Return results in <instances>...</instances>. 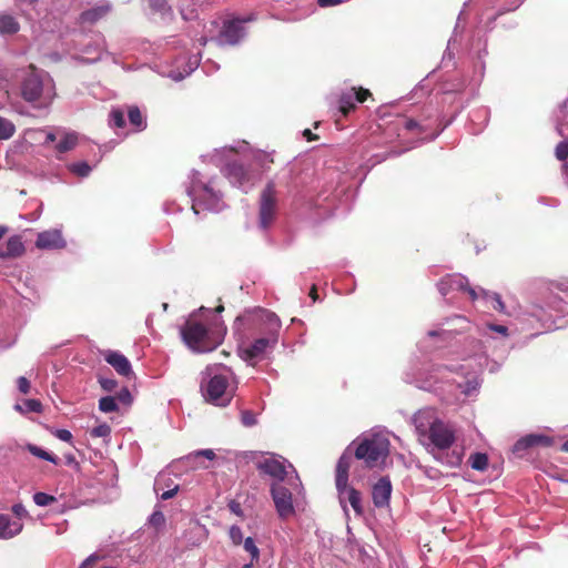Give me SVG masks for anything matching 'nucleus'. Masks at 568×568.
<instances>
[{"label":"nucleus","mask_w":568,"mask_h":568,"mask_svg":"<svg viewBox=\"0 0 568 568\" xmlns=\"http://www.w3.org/2000/svg\"><path fill=\"white\" fill-rule=\"evenodd\" d=\"M438 291L443 296L448 295L455 291L466 292L471 301L478 298V293L475 288L469 286L467 277L462 274H447L437 283Z\"/></svg>","instance_id":"obj_7"},{"label":"nucleus","mask_w":568,"mask_h":568,"mask_svg":"<svg viewBox=\"0 0 568 568\" xmlns=\"http://www.w3.org/2000/svg\"><path fill=\"white\" fill-rule=\"evenodd\" d=\"M351 91L353 92L354 94V99L355 101L359 102V103H364L368 98L372 97V93L368 89H364V88H352Z\"/></svg>","instance_id":"obj_38"},{"label":"nucleus","mask_w":568,"mask_h":568,"mask_svg":"<svg viewBox=\"0 0 568 568\" xmlns=\"http://www.w3.org/2000/svg\"><path fill=\"white\" fill-rule=\"evenodd\" d=\"M128 116L130 123L138 130H142L145 128L144 119L138 106H131L128 111Z\"/></svg>","instance_id":"obj_28"},{"label":"nucleus","mask_w":568,"mask_h":568,"mask_svg":"<svg viewBox=\"0 0 568 568\" xmlns=\"http://www.w3.org/2000/svg\"><path fill=\"white\" fill-rule=\"evenodd\" d=\"M392 495V483L388 477H381L372 489L373 504L377 508H384L389 505Z\"/></svg>","instance_id":"obj_10"},{"label":"nucleus","mask_w":568,"mask_h":568,"mask_svg":"<svg viewBox=\"0 0 568 568\" xmlns=\"http://www.w3.org/2000/svg\"><path fill=\"white\" fill-rule=\"evenodd\" d=\"M149 2L151 10L159 13L163 20L171 18L172 10L166 0H149Z\"/></svg>","instance_id":"obj_24"},{"label":"nucleus","mask_w":568,"mask_h":568,"mask_svg":"<svg viewBox=\"0 0 568 568\" xmlns=\"http://www.w3.org/2000/svg\"><path fill=\"white\" fill-rule=\"evenodd\" d=\"M20 520H11L8 515H0V538L9 539L22 530Z\"/></svg>","instance_id":"obj_18"},{"label":"nucleus","mask_w":568,"mask_h":568,"mask_svg":"<svg viewBox=\"0 0 568 568\" xmlns=\"http://www.w3.org/2000/svg\"><path fill=\"white\" fill-rule=\"evenodd\" d=\"M52 101V97H49L48 99H45L44 102L40 103V106H43V108H47Z\"/></svg>","instance_id":"obj_60"},{"label":"nucleus","mask_w":568,"mask_h":568,"mask_svg":"<svg viewBox=\"0 0 568 568\" xmlns=\"http://www.w3.org/2000/svg\"><path fill=\"white\" fill-rule=\"evenodd\" d=\"M480 292L481 294L484 295V297H490L494 302L493 304V308L495 311H498V312H504L505 310V304L504 302L501 301V297L499 294L497 293H493V294H488L485 290L480 288Z\"/></svg>","instance_id":"obj_34"},{"label":"nucleus","mask_w":568,"mask_h":568,"mask_svg":"<svg viewBox=\"0 0 568 568\" xmlns=\"http://www.w3.org/2000/svg\"><path fill=\"white\" fill-rule=\"evenodd\" d=\"M181 14L184 20H192L193 18L196 17L194 9L190 10V12H186V10L184 8H181Z\"/></svg>","instance_id":"obj_55"},{"label":"nucleus","mask_w":568,"mask_h":568,"mask_svg":"<svg viewBox=\"0 0 568 568\" xmlns=\"http://www.w3.org/2000/svg\"><path fill=\"white\" fill-rule=\"evenodd\" d=\"M229 535H230V538H231L233 545L240 546L242 542H244L242 529L239 526H236V525L231 526Z\"/></svg>","instance_id":"obj_37"},{"label":"nucleus","mask_w":568,"mask_h":568,"mask_svg":"<svg viewBox=\"0 0 568 568\" xmlns=\"http://www.w3.org/2000/svg\"><path fill=\"white\" fill-rule=\"evenodd\" d=\"M276 343V338L262 337L254 341L253 344L242 351L244 361H253L262 358L266 349Z\"/></svg>","instance_id":"obj_14"},{"label":"nucleus","mask_w":568,"mask_h":568,"mask_svg":"<svg viewBox=\"0 0 568 568\" xmlns=\"http://www.w3.org/2000/svg\"><path fill=\"white\" fill-rule=\"evenodd\" d=\"M53 434L57 438L67 443H70L72 439V434L68 429H55Z\"/></svg>","instance_id":"obj_49"},{"label":"nucleus","mask_w":568,"mask_h":568,"mask_svg":"<svg viewBox=\"0 0 568 568\" xmlns=\"http://www.w3.org/2000/svg\"><path fill=\"white\" fill-rule=\"evenodd\" d=\"M227 507L231 510V513H233L234 515H236L239 517H243L244 516L243 509H242V506H241L240 501H237L235 499H232V500H230Z\"/></svg>","instance_id":"obj_47"},{"label":"nucleus","mask_w":568,"mask_h":568,"mask_svg":"<svg viewBox=\"0 0 568 568\" xmlns=\"http://www.w3.org/2000/svg\"><path fill=\"white\" fill-rule=\"evenodd\" d=\"M227 387L229 381L225 376L214 375L205 387L204 397L214 405L226 406L232 399V394L227 392Z\"/></svg>","instance_id":"obj_6"},{"label":"nucleus","mask_w":568,"mask_h":568,"mask_svg":"<svg viewBox=\"0 0 568 568\" xmlns=\"http://www.w3.org/2000/svg\"><path fill=\"white\" fill-rule=\"evenodd\" d=\"M12 511L14 515H17L19 518L24 517L28 515V511L21 504L13 505Z\"/></svg>","instance_id":"obj_52"},{"label":"nucleus","mask_w":568,"mask_h":568,"mask_svg":"<svg viewBox=\"0 0 568 568\" xmlns=\"http://www.w3.org/2000/svg\"><path fill=\"white\" fill-rule=\"evenodd\" d=\"M241 420L242 424L246 427H252L257 423L256 416L252 410H243L241 415Z\"/></svg>","instance_id":"obj_39"},{"label":"nucleus","mask_w":568,"mask_h":568,"mask_svg":"<svg viewBox=\"0 0 568 568\" xmlns=\"http://www.w3.org/2000/svg\"><path fill=\"white\" fill-rule=\"evenodd\" d=\"M199 457H205L210 460H213L215 458V453L212 449H202L197 450L194 454L189 455V459H197Z\"/></svg>","instance_id":"obj_44"},{"label":"nucleus","mask_w":568,"mask_h":568,"mask_svg":"<svg viewBox=\"0 0 568 568\" xmlns=\"http://www.w3.org/2000/svg\"><path fill=\"white\" fill-rule=\"evenodd\" d=\"M404 126L406 130L412 131V130L417 129L419 126V124L413 119H406L404 122Z\"/></svg>","instance_id":"obj_54"},{"label":"nucleus","mask_w":568,"mask_h":568,"mask_svg":"<svg viewBox=\"0 0 568 568\" xmlns=\"http://www.w3.org/2000/svg\"><path fill=\"white\" fill-rule=\"evenodd\" d=\"M14 124L10 120L0 116V140L10 139L14 134Z\"/></svg>","instance_id":"obj_29"},{"label":"nucleus","mask_w":568,"mask_h":568,"mask_svg":"<svg viewBox=\"0 0 568 568\" xmlns=\"http://www.w3.org/2000/svg\"><path fill=\"white\" fill-rule=\"evenodd\" d=\"M150 523L153 526H161L165 523V517L162 511H154L150 517Z\"/></svg>","instance_id":"obj_48"},{"label":"nucleus","mask_w":568,"mask_h":568,"mask_svg":"<svg viewBox=\"0 0 568 568\" xmlns=\"http://www.w3.org/2000/svg\"><path fill=\"white\" fill-rule=\"evenodd\" d=\"M100 560V556L92 554L90 555L79 568H92Z\"/></svg>","instance_id":"obj_50"},{"label":"nucleus","mask_w":568,"mask_h":568,"mask_svg":"<svg viewBox=\"0 0 568 568\" xmlns=\"http://www.w3.org/2000/svg\"><path fill=\"white\" fill-rule=\"evenodd\" d=\"M110 9L111 7L108 2H102L92 9L83 11L79 19L80 24L85 27L95 23L98 20L108 14Z\"/></svg>","instance_id":"obj_17"},{"label":"nucleus","mask_w":568,"mask_h":568,"mask_svg":"<svg viewBox=\"0 0 568 568\" xmlns=\"http://www.w3.org/2000/svg\"><path fill=\"white\" fill-rule=\"evenodd\" d=\"M55 139H57L55 134L50 132V133L47 134L45 141L47 142H54Z\"/></svg>","instance_id":"obj_59"},{"label":"nucleus","mask_w":568,"mask_h":568,"mask_svg":"<svg viewBox=\"0 0 568 568\" xmlns=\"http://www.w3.org/2000/svg\"><path fill=\"white\" fill-rule=\"evenodd\" d=\"M225 171L231 182L237 184L239 186L245 185L251 180L246 168L237 161L227 163Z\"/></svg>","instance_id":"obj_16"},{"label":"nucleus","mask_w":568,"mask_h":568,"mask_svg":"<svg viewBox=\"0 0 568 568\" xmlns=\"http://www.w3.org/2000/svg\"><path fill=\"white\" fill-rule=\"evenodd\" d=\"M110 120L111 123L116 128H123L125 125L124 113L119 109L111 111Z\"/></svg>","instance_id":"obj_35"},{"label":"nucleus","mask_w":568,"mask_h":568,"mask_svg":"<svg viewBox=\"0 0 568 568\" xmlns=\"http://www.w3.org/2000/svg\"><path fill=\"white\" fill-rule=\"evenodd\" d=\"M355 99H354V94L353 92L349 90L348 92H345L343 93L341 97H339V100H338V108H339V111L343 115H348L353 110H355L356 105L354 103Z\"/></svg>","instance_id":"obj_22"},{"label":"nucleus","mask_w":568,"mask_h":568,"mask_svg":"<svg viewBox=\"0 0 568 568\" xmlns=\"http://www.w3.org/2000/svg\"><path fill=\"white\" fill-rule=\"evenodd\" d=\"M244 549L251 555L252 561H257L260 558V550L257 546L255 545L252 537H247L244 540Z\"/></svg>","instance_id":"obj_33"},{"label":"nucleus","mask_w":568,"mask_h":568,"mask_svg":"<svg viewBox=\"0 0 568 568\" xmlns=\"http://www.w3.org/2000/svg\"><path fill=\"white\" fill-rule=\"evenodd\" d=\"M180 335L184 344L194 353H209L214 351L223 339L215 331L207 328L195 313H192L180 328Z\"/></svg>","instance_id":"obj_2"},{"label":"nucleus","mask_w":568,"mask_h":568,"mask_svg":"<svg viewBox=\"0 0 568 568\" xmlns=\"http://www.w3.org/2000/svg\"><path fill=\"white\" fill-rule=\"evenodd\" d=\"M43 93V83L40 77L31 73L27 77L21 85L22 98L30 103L39 102Z\"/></svg>","instance_id":"obj_9"},{"label":"nucleus","mask_w":568,"mask_h":568,"mask_svg":"<svg viewBox=\"0 0 568 568\" xmlns=\"http://www.w3.org/2000/svg\"><path fill=\"white\" fill-rule=\"evenodd\" d=\"M470 466L475 470L484 471L488 467V456L484 453H475L469 457Z\"/></svg>","instance_id":"obj_27"},{"label":"nucleus","mask_w":568,"mask_h":568,"mask_svg":"<svg viewBox=\"0 0 568 568\" xmlns=\"http://www.w3.org/2000/svg\"><path fill=\"white\" fill-rule=\"evenodd\" d=\"M271 495L281 519L286 520L295 514L292 493L288 488L280 484H273Z\"/></svg>","instance_id":"obj_8"},{"label":"nucleus","mask_w":568,"mask_h":568,"mask_svg":"<svg viewBox=\"0 0 568 568\" xmlns=\"http://www.w3.org/2000/svg\"><path fill=\"white\" fill-rule=\"evenodd\" d=\"M78 144V135L75 133H65L57 144L55 149L59 153H65L73 150Z\"/></svg>","instance_id":"obj_23"},{"label":"nucleus","mask_w":568,"mask_h":568,"mask_svg":"<svg viewBox=\"0 0 568 568\" xmlns=\"http://www.w3.org/2000/svg\"><path fill=\"white\" fill-rule=\"evenodd\" d=\"M341 504L348 503L354 509L355 514L362 516L364 507L362 505V493L346 484L344 487H336Z\"/></svg>","instance_id":"obj_11"},{"label":"nucleus","mask_w":568,"mask_h":568,"mask_svg":"<svg viewBox=\"0 0 568 568\" xmlns=\"http://www.w3.org/2000/svg\"><path fill=\"white\" fill-rule=\"evenodd\" d=\"M389 445L385 436L373 434L361 439L354 456L363 460L368 468L379 467L385 464L389 455Z\"/></svg>","instance_id":"obj_3"},{"label":"nucleus","mask_w":568,"mask_h":568,"mask_svg":"<svg viewBox=\"0 0 568 568\" xmlns=\"http://www.w3.org/2000/svg\"><path fill=\"white\" fill-rule=\"evenodd\" d=\"M242 568H253V561L250 564H245Z\"/></svg>","instance_id":"obj_64"},{"label":"nucleus","mask_w":568,"mask_h":568,"mask_svg":"<svg viewBox=\"0 0 568 568\" xmlns=\"http://www.w3.org/2000/svg\"><path fill=\"white\" fill-rule=\"evenodd\" d=\"M55 500H57V498L54 496L42 493V491L36 493L33 495V501L38 506H42V507L49 506V505L53 504Z\"/></svg>","instance_id":"obj_31"},{"label":"nucleus","mask_w":568,"mask_h":568,"mask_svg":"<svg viewBox=\"0 0 568 568\" xmlns=\"http://www.w3.org/2000/svg\"><path fill=\"white\" fill-rule=\"evenodd\" d=\"M17 384H18V389L20 393H22L23 395H27L30 393L31 384L28 381V378L21 376L18 378Z\"/></svg>","instance_id":"obj_46"},{"label":"nucleus","mask_w":568,"mask_h":568,"mask_svg":"<svg viewBox=\"0 0 568 568\" xmlns=\"http://www.w3.org/2000/svg\"><path fill=\"white\" fill-rule=\"evenodd\" d=\"M119 400L120 403L124 404V405H131L132 402H133V397L129 390V388L124 387L122 388L118 394H116V397H115V400Z\"/></svg>","instance_id":"obj_40"},{"label":"nucleus","mask_w":568,"mask_h":568,"mask_svg":"<svg viewBox=\"0 0 568 568\" xmlns=\"http://www.w3.org/2000/svg\"><path fill=\"white\" fill-rule=\"evenodd\" d=\"M14 409H16V410H18V412H20V413H26V408H24V406L19 405V404H17V405L14 406Z\"/></svg>","instance_id":"obj_61"},{"label":"nucleus","mask_w":568,"mask_h":568,"mask_svg":"<svg viewBox=\"0 0 568 568\" xmlns=\"http://www.w3.org/2000/svg\"><path fill=\"white\" fill-rule=\"evenodd\" d=\"M277 210L275 184L268 182L260 195L258 222L262 229H267L274 221Z\"/></svg>","instance_id":"obj_5"},{"label":"nucleus","mask_w":568,"mask_h":568,"mask_svg":"<svg viewBox=\"0 0 568 568\" xmlns=\"http://www.w3.org/2000/svg\"><path fill=\"white\" fill-rule=\"evenodd\" d=\"M104 361L111 365L119 375L125 377L134 376L131 364L123 354L115 351H106L104 353Z\"/></svg>","instance_id":"obj_12"},{"label":"nucleus","mask_w":568,"mask_h":568,"mask_svg":"<svg viewBox=\"0 0 568 568\" xmlns=\"http://www.w3.org/2000/svg\"><path fill=\"white\" fill-rule=\"evenodd\" d=\"M178 490H179V486H175L174 488L169 489V490L162 493L161 494V499L162 500H168V499L173 498L176 495Z\"/></svg>","instance_id":"obj_53"},{"label":"nucleus","mask_w":568,"mask_h":568,"mask_svg":"<svg viewBox=\"0 0 568 568\" xmlns=\"http://www.w3.org/2000/svg\"><path fill=\"white\" fill-rule=\"evenodd\" d=\"M262 313V317L272 326V327H278L280 326V321L277 318V316L270 312V311H261Z\"/></svg>","instance_id":"obj_45"},{"label":"nucleus","mask_w":568,"mask_h":568,"mask_svg":"<svg viewBox=\"0 0 568 568\" xmlns=\"http://www.w3.org/2000/svg\"><path fill=\"white\" fill-rule=\"evenodd\" d=\"M551 444V438L544 435H527L515 444L514 448L516 452L525 450L527 448L537 446V445H544L549 446Z\"/></svg>","instance_id":"obj_19"},{"label":"nucleus","mask_w":568,"mask_h":568,"mask_svg":"<svg viewBox=\"0 0 568 568\" xmlns=\"http://www.w3.org/2000/svg\"><path fill=\"white\" fill-rule=\"evenodd\" d=\"M416 429L420 435L427 434V425L422 422V416L415 417ZM428 438L433 444L434 448L438 450L435 454V458L442 463L447 464L450 467H458L463 462V452L454 448L450 453H447L445 458L443 452L449 449L455 443L456 436L454 429L439 419H435L429 424Z\"/></svg>","instance_id":"obj_1"},{"label":"nucleus","mask_w":568,"mask_h":568,"mask_svg":"<svg viewBox=\"0 0 568 568\" xmlns=\"http://www.w3.org/2000/svg\"><path fill=\"white\" fill-rule=\"evenodd\" d=\"M345 0H317V4L321 8H328V7H334V6L341 4Z\"/></svg>","instance_id":"obj_51"},{"label":"nucleus","mask_w":568,"mask_h":568,"mask_svg":"<svg viewBox=\"0 0 568 568\" xmlns=\"http://www.w3.org/2000/svg\"><path fill=\"white\" fill-rule=\"evenodd\" d=\"M99 409L103 413H113L118 410L115 397L105 396L99 400Z\"/></svg>","instance_id":"obj_30"},{"label":"nucleus","mask_w":568,"mask_h":568,"mask_svg":"<svg viewBox=\"0 0 568 568\" xmlns=\"http://www.w3.org/2000/svg\"><path fill=\"white\" fill-rule=\"evenodd\" d=\"M310 296L312 297V300L314 302L317 301L318 295H317V290H316L315 285L312 286L311 292H310Z\"/></svg>","instance_id":"obj_58"},{"label":"nucleus","mask_w":568,"mask_h":568,"mask_svg":"<svg viewBox=\"0 0 568 568\" xmlns=\"http://www.w3.org/2000/svg\"><path fill=\"white\" fill-rule=\"evenodd\" d=\"M303 136L306 138L307 141H315L318 139V136L314 134L310 129H305L303 131Z\"/></svg>","instance_id":"obj_56"},{"label":"nucleus","mask_w":568,"mask_h":568,"mask_svg":"<svg viewBox=\"0 0 568 568\" xmlns=\"http://www.w3.org/2000/svg\"><path fill=\"white\" fill-rule=\"evenodd\" d=\"M494 331L500 333V334H506L507 333V327L506 326H503V325H495L493 327Z\"/></svg>","instance_id":"obj_57"},{"label":"nucleus","mask_w":568,"mask_h":568,"mask_svg":"<svg viewBox=\"0 0 568 568\" xmlns=\"http://www.w3.org/2000/svg\"><path fill=\"white\" fill-rule=\"evenodd\" d=\"M27 449H28V452L30 454H32L33 456H36L38 458L48 460V462H50V463H52L54 465L59 464V460H60L59 457H57L53 454H50V453L45 452L44 449L38 447L37 445L28 444Z\"/></svg>","instance_id":"obj_26"},{"label":"nucleus","mask_w":568,"mask_h":568,"mask_svg":"<svg viewBox=\"0 0 568 568\" xmlns=\"http://www.w3.org/2000/svg\"><path fill=\"white\" fill-rule=\"evenodd\" d=\"M257 469L278 481H283L287 475L285 465L273 458L265 459L257 464Z\"/></svg>","instance_id":"obj_15"},{"label":"nucleus","mask_w":568,"mask_h":568,"mask_svg":"<svg viewBox=\"0 0 568 568\" xmlns=\"http://www.w3.org/2000/svg\"><path fill=\"white\" fill-rule=\"evenodd\" d=\"M561 450L564 452H567L568 453V440H566L562 446H561Z\"/></svg>","instance_id":"obj_63"},{"label":"nucleus","mask_w":568,"mask_h":568,"mask_svg":"<svg viewBox=\"0 0 568 568\" xmlns=\"http://www.w3.org/2000/svg\"><path fill=\"white\" fill-rule=\"evenodd\" d=\"M70 170L72 173L78 176L84 178L88 176L91 172V166L87 162L73 163L70 165Z\"/></svg>","instance_id":"obj_32"},{"label":"nucleus","mask_w":568,"mask_h":568,"mask_svg":"<svg viewBox=\"0 0 568 568\" xmlns=\"http://www.w3.org/2000/svg\"><path fill=\"white\" fill-rule=\"evenodd\" d=\"M19 31V23L10 14H0V33H16Z\"/></svg>","instance_id":"obj_25"},{"label":"nucleus","mask_w":568,"mask_h":568,"mask_svg":"<svg viewBox=\"0 0 568 568\" xmlns=\"http://www.w3.org/2000/svg\"><path fill=\"white\" fill-rule=\"evenodd\" d=\"M90 434L92 437H109L111 434V427L104 423L93 427Z\"/></svg>","instance_id":"obj_36"},{"label":"nucleus","mask_w":568,"mask_h":568,"mask_svg":"<svg viewBox=\"0 0 568 568\" xmlns=\"http://www.w3.org/2000/svg\"><path fill=\"white\" fill-rule=\"evenodd\" d=\"M7 233V227L0 226V240L3 237V235Z\"/></svg>","instance_id":"obj_62"},{"label":"nucleus","mask_w":568,"mask_h":568,"mask_svg":"<svg viewBox=\"0 0 568 568\" xmlns=\"http://www.w3.org/2000/svg\"><path fill=\"white\" fill-rule=\"evenodd\" d=\"M36 245L43 250L63 248L65 241L59 230H49L38 234Z\"/></svg>","instance_id":"obj_13"},{"label":"nucleus","mask_w":568,"mask_h":568,"mask_svg":"<svg viewBox=\"0 0 568 568\" xmlns=\"http://www.w3.org/2000/svg\"><path fill=\"white\" fill-rule=\"evenodd\" d=\"M99 384L105 392H113L118 386V382L113 378H99Z\"/></svg>","instance_id":"obj_43"},{"label":"nucleus","mask_w":568,"mask_h":568,"mask_svg":"<svg viewBox=\"0 0 568 568\" xmlns=\"http://www.w3.org/2000/svg\"><path fill=\"white\" fill-rule=\"evenodd\" d=\"M256 20L255 13L237 14L225 12L212 20L217 36H241L248 31V26Z\"/></svg>","instance_id":"obj_4"},{"label":"nucleus","mask_w":568,"mask_h":568,"mask_svg":"<svg viewBox=\"0 0 568 568\" xmlns=\"http://www.w3.org/2000/svg\"><path fill=\"white\" fill-rule=\"evenodd\" d=\"M24 252V245L21 237L18 235L11 236L8 242L6 250H0V257L12 258L22 255Z\"/></svg>","instance_id":"obj_21"},{"label":"nucleus","mask_w":568,"mask_h":568,"mask_svg":"<svg viewBox=\"0 0 568 568\" xmlns=\"http://www.w3.org/2000/svg\"><path fill=\"white\" fill-rule=\"evenodd\" d=\"M23 406L26 408V412H34V413H41L42 412V404L38 399H27L23 403Z\"/></svg>","instance_id":"obj_41"},{"label":"nucleus","mask_w":568,"mask_h":568,"mask_svg":"<svg viewBox=\"0 0 568 568\" xmlns=\"http://www.w3.org/2000/svg\"><path fill=\"white\" fill-rule=\"evenodd\" d=\"M351 468V456L343 454L336 465L335 485L344 487L348 483V471Z\"/></svg>","instance_id":"obj_20"},{"label":"nucleus","mask_w":568,"mask_h":568,"mask_svg":"<svg viewBox=\"0 0 568 568\" xmlns=\"http://www.w3.org/2000/svg\"><path fill=\"white\" fill-rule=\"evenodd\" d=\"M556 156L560 161H565L568 158V141H562L557 144Z\"/></svg>","instance_id":"obj_42"}]
</instances>
